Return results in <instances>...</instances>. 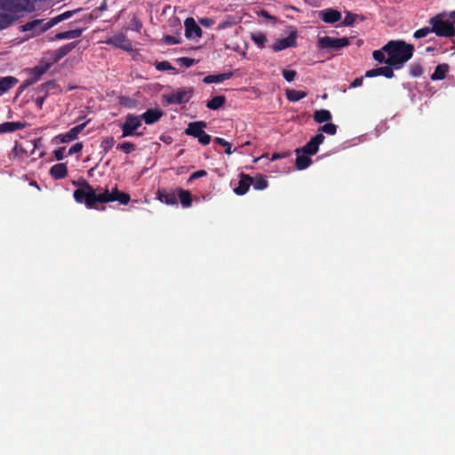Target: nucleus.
Returning <instances> with one entry per match:
<instances>
[{
	"label": "nucleus",
	"mask_w": 455,
	"mask_h": 455,
	"mask_svg": "<svg viewBox=\"0 0 455 455\" xmlns=\"http://www.w3.org/2000/svg\"><path fill=\"white\" fill-rule=\"evenodd\" d=\"M383 51L387 55V65L397 70L412 58L414 46L403 40H391L383 45Z\"/></svg>",
	"instance_id": "f257e3e1"
},
{
	"label": "nucleus",
	"mask_w": 455,
	"mask_h": 455,
	"mask_svg": "<svg viewBox=\"0 0 455 455\" xmlns=\"http://www.w3.org/2000/svg\"><path fill=\"white\" fill-rule=\"evenodd\" d=\"M73 184L80 187L74 191L75 200L79 204L84 203L87 208H94L97 203L115 202V198L110 197L108 189L97 195L93 188L84 180L78 182L74 181Z\"/></svg>",
	"instance_id": "f03ea898"
},
{
	"label": "nucleus",
	"mask_w": 455,
	"mask_h": 455,
	"mask_svg": "<svg viewBox=\"0 0 455 455\" xmlns=\"http://www.w3.org/2000/svg\"><path fill=\"white\" fill-rule=\"evenodd\" d=\"M76 11H67L52 19L48 20L47 22H44L43 20H34L32 21H28L21 26V30L24 32L27 31H34L33 36L39 35L46 30L50 29L53 26L58 23L69 19Z\"/></svg>",
	"instance_id": "7ed1b4c3"
},
{
	"label": "nucleus",
	"mask_w": 455,
	"mask_h": 455,
	"mask_svg": "<svg viewBox=\"0 0 455 455\" xmlns=\"http://www.w3.org/2000/svg\"><path fill=\"white\" fill-rule=\"evenodd\" d=\"M443 13H439L428 20L431 30L437 36L452 37L455 36L454 24L449 20H443Z\"/></svg>",
	"instance_id": "20e7f679"
},
{
	"label": "nucleus",
	"mask_w": 455,
	"mask_h": 455,
	"mask_svg": "<svg viewBox=\"0 0 455 455\" xmlns=\"http://www.w3.org/2000/svg\"><path fill=\"white\" fill-rule=\"evenodd\" d=\"M206 124L203 121L192 122L186 129V134L193 136L198 140L202 145H208L212 140L211 135L204 131Z\"/></svg>",
	"instance_id": "39448f33"
},
{
	"label": "nucleus",
	"mask_w": 455,
	"mask_h": 455,
	"mask_svg": "<svg viewBox=\"0 0 455 455\" xmlns=\"http://www.w3.org/2000/svg\"><path fill=\"white\" fill-rule=\"evenodd\" d=\"M141 116H138L132 114H128L125 117L124 123L122 124V135L121 138L130 136H140L141 132H136V130L141 126Z\"/></svg>",
	"instance_id": "423d86ee"
},
{
	"label": "nucleus",
	"mask_w": 455,
	"mask_h": 455,
	"mask_svg": "<svg viewBox=\"0 0 455 455\" xmlns=\"http://www.w3.org/2000/svg\"><path fill=\"white\" fill-rule=\"evenodd\" d=\"M350 40L347 37L334 38L331 36L318 37L317 47L319 49H331L338 51L343 47L348 46Z\"/></svg>",
	"instance_id": "0eeeda50"
},
{
	"label": "nucleus",
	"mask_w": 455,
	"mask_h": 455,
	"mask_svg": "<svg viewBox=\"0 0 455 455\" xmlns=\"http://www.w3.org/2000/svg\"><path fill=\"white\" fill-rule=\"evenodd\" d=\"M194 93L192 87L184 88L170 94H164L163 98L167 104H183L189 101Z\"/></svg>",
	"instance_id": "6e6552de"
},
{
	"label": "nucleus",
	"mask_w": 455,
	"mask_h": 455,
	"mask_svg": "<svg viewBox=\"0 0 455 455\" xmlns=\"http://www.w3.org/2000/svg\"><path fill=\"white\" fill-rule=\"evenodd\" d=\"M325 137L322 132H319L315 136L312 137L308 142L306 143L302 148L295 149V154H304L313 156L318 152L319 146L324 140Z\"/></svg>",
	"instance_id": "1a4fd4ad"
},
{
	"label": "nucleus",
	"mask_w": 455,
	"mask_h": 455,
	"mask_svg": "<svg viewBox=\"0 0 455 455\" xmlns=\"http://www.w3.org/2000/svg\"><path fill=\"white\" fill-rule=\"evenodd\" d=\"M298 34L296 29H292L289 36L286 38L276 40L272 45V49L274 52H277L283 50H285L290 47H295L297 44Z\"/></svg>",
	"instance_id": "9d476101"
},
{
	"label": "nucleus",
	"mask_w": 455,
	"mask_h": 455,
	"mask_svg": "<svg viewBox=\"0 0 455 455\" xmlns=\"http://www.w3.org/2000/svg\"><path fill=\"white\" fill-rule=\"evenodd\" d=\"M0 9L13 15L25 11L26 6L23 0H3Z\"/></svg>",
	"instance_id": "9b49d317"
},
{
	"label": "nucleus",
	"mask_w": 455,
	"mask_h": 455,
	"mask_svg": "<svg viewBox=\"0 0 455 455\" xmlns=\"http://www.w3.org/2000/svg\"><path fill=\"white\" fill-rule=\"evenodd\" d=\"M184 25L187 38H200L202 36V28L196 24L193 18H187Z\"/></svg>",
	"instance_id": "f8f14e48"
},
{
	"label": "nucleus",
	"mask_w": 455,
	"mask_h": 455,
	"mask_svg": "<svg viewBox=\"0 0 455 455\" xmlns=\"http://www.w3.org/2000/svg\"><path fill=\"white\" fill-rule=\"evenodd\" d=\"M319 18L325 23H335L341 19V13L334 9L329 8L319 12Z\"/></svg>",
	"instance_id": "ddd939ff"
},
{
	"label": "nucleus",
	"mask_w": 455,
	"mask_h": 455,
	"mask_svg": "<svg viewBox=\"0 0 455 455\" xmlns=\"http://www.w3.org/2000/svg\"><path fill=\"white\" fill-rule=\"evenodd\" d=\"M378 76H383L387 78L394 77V68L387 65L385 67L376 68L370 70H367L365 73V77H375Z\"/></svg>",
	"instance_id": "4468645a"
},
{
	"label": "nucleus",
	"mask_w": 455,
	"mask_h": 455,
	"mask_svg": "<svg viewBox=\"0 0 455 455\" xmlns=\"http://www.w3.org/2000/svg\"><path fill=\"white\" fill-rule=\"evenodd\" d=\"M251 183H252V178L248 174L242 173L240 175V180L238 182V186L234 189V192L236 195L243 196L248 192Z\"/></svg>",
	"instance_id": "2eb2a0df"
},
{
	"label": "nucleus",
	"mask_w": 455,
	"mask_h": 455,
	"mask_svg": "<svg viewBox=\"0 0 455 455\" xmlns=\"http://www.w3.org/2000/svg\"><path fill=\"white\" fill-rule=\"evenodd\" d=\"M158 199L168 205L178 204L176 193L172 190L159 189L157 191Z\"/></svg>",
	"instance_id": "dca6fc26"
},
{
	"label": "nucleus",
	"mask_w": 455,
	"mask_h": 455,
	"mask_svg": "<svg viewBox=\"0 0 455 455\" xmlns=\"http://www.w3.org/2000/svg\"><path fill=\"white\" fill-rule=\"evenodd\" d=\"M164 115V112L158 108H150L144 112L140 116L147 124L156 123Z\"/></svg>",
	"instance_id": "f3484780"
},
{
	"label": "nucleus",
	"mask_w": 455,
	"mask_h": 455,
	"mask_svg": "<svg viewBox=\"0 0 455 455\" xmlns=\"http://www.w3.org/2000/svg\"><path fill=\"white\" fill-rule=\"evenodd\" d=\"M107 44H113L116 47L124 49V50H128L131 46L130 41L127 39L125 35H124L122 33L113 36L111 38H109L107 41Z\"/></svg>",
	"instance_id": "a211bd4d"
},
{
	"label": "nucleus",
	"mask_w": 455,
	"mask_h": 455,
	"mask_svg": "<svg viewBox=\"0 0 455 455\" xmlns=\"http://www.w3.org/2000/svg\"><path fill=\"white\" fill-rule=\"evenodd\" d=\"M50 175L55 180H61L68 176V167L66 164H56L50 169Z\"/></svg>",
	"instance_id": "6ab92c4d"
},
{
	"label": "nucleus",
	"mask_w": 455,
	"mask_h": 455,
	"mask_svg": "<svg viewBox=\"0 0 455 455\" xmlns=\"http://www.w3.org/2000/svg\"><path fill=\"white\" fill-rule=\"evenodd\" d=\"M19 80L14 76H5L0 79V96L6 93L18 84Z\"/></svg>",
	"instance_id": "aec40b11"
},
{
	"label": "nucleus",
	"mask_w": 455,
	"mask_h": 455,
	"mask_svg": "<svg viewBox=\"0 0 455 455\" xmlns=\"http://www.w3.org/2000/svg\"><path fill=\"white\" fill-rule=\"evenodd\" d=\"M25 127V124L21 122H5L0 124V133L13 132Z\"/></svg>",
	"instance_id": "412c9836"
},
{
	"label": "nucleus",
	"mask_w": 455,
	"mask_h": 455,
	"mask_svg": "<svg viewBox=\"0 0 455 455\" xmlns=\"http://www.w3.org/2000/svg\"><path fill=\"white\" fill-rule=\"evenodd\" d=\"M233 76V72H225L221 74L216 75H209L206 76L203 82L204 84H212V83H222L225 80H228Z\"/></svg>",
	"instance_id": "4be33fe9"
},
{
	"label": "nucleus",
	"mask_w": 455,
	"mask_h": 455,
	"mask_svg": "<svg viewBox=\"0 0 455 455\" xmlns=\"http://www.w3.org/2000/svg\"><path fill=\"white\" fill-rule=\"evenodd\" d=\"M83 30V28H76L64 32H60L54 36L53 40L78 38L82 36Z\"/></svg>",
	"instance_id": "5701e85b"
},
{
	"label": "nucleus",
	"mask_w": 455,
	"mask_h": 455,
	"mask_svg": "<svg viewBox=\"0 0 455 455\" xmlns=\"http://www.w3.org/2000/svg\"><path fill=\"white\" fill-rule=\"evenodd\" d=\"M449 69L450 67L446 63L437 65L434 73L431 75V79L434 81L444 79L447 73L449 72Z\"/></svg>",
	"instance_id": "b1692460"
},
{
	"label": "nucleus",
	"mask_w": 455,
	"mask_h": 455,
	"mask_svg": "<svg viewBox=\"0 0 455 455\" xmlns=\"http://www.w3.org/2000/svg\"><path fill=\"white\" fill-rule=\"evenodd\" d=\"M76 44H77L76 42H72V43L67 44L60 47L59 49H57L54 52L55 61H58V60H61L63 57H65L66 55H68L76 46Z\"/></svg>",
	"instance_id": "393cba45"
},
{
	"label": "nucleus",
	"mask_w": 455,
	"mask_h": 455,
	"mask_svg": "<svg viewBox=\"0 0 455 455\" xmlns=\"http://www.w3.org/2000/svg\"><path fill=\"white\" fill-rule=\"evenodd\" d=\"M313 163L309 155L299 154L297 155L295 166L298 170H305Z\"/></svg>",
	"instance_id": "a878e982"
},
{
	"label": "nucleus",
	"mask_w": 455,
	"mask_h": 455,
	"mask_svg": "<svg viewBox=\"0 0 455 455\" xmlns=\"http://www.w3.org/2000/svg\"><path fill=\"white\" fill-rule=\"evenodd\" d=\"M49 68V65L46 64L45 66H36L33 68L30 69V76L29 78L34 81L36 84L37 81H39L42 77V76L46 73V71Z\"/></svg>",
	"instance_id": "bb28decb"
},
{
	"label": "nucleus",
	"mask_w": 455,
	"mask_h": 455,
	"mask_svg": "<svg viewBox=\"0 0 455 455\" xmlns=\"http://www.w3.org/2000/svg\"><path fill=\"white\" fill-rule=\"evenodd\" d=\"M286 98L291 102H297L302 99H304L307 93L304 91H297L294 89H286L285 91Z\"/></svg>",
	"instance_id": "cd10ccee"
},
{
	"label": "nucleus",
	"mask_w": 455,
	"mask_h": 455,
	"mask_svg": "<svg viewBox=\"0 0 455 455\" xmlns=\"http://www.w3.org/2000/svg\"><path fill=\"white\" fill-rule=\"evenodd\" d=\"M178 196L181 205L184 208L190 207L192 204V195L188 190L183 188H178Z\"/></svg>",
	"instance_id": "c85d7f7f"
},
{
	"label": "nucleus",
	"mask_w": 455,
	"mask_h": 455,
	"mask_svg": "<svg viewBox=\"0 0 455 455\" xmlns=\"http://www.w3.org/2000/svg\"><path fill=\"white\" fill-rule=\"evenodd\" d=\"M226 103V97L223 95H219L213 97L212 100H208L206 103V107L212 110H217L220 108Z\"/></svg>",
	"instance_id": "c756f323"
},
{
	"label": "nucleus",
	"mask_w": 455,
	"mask_h": 455,
	"mask_svg": "<svg viewBox=\"0 0 455 455\" xmlns=\"http://www.w3.org/2000/svg\"><path fill=\"white\" fill-rule=\"evenodd\" d=\"M313 117L315 122L322 124L330 121L331 119V114L327 109H319L315 111Z\"/></svg>",
	"instance_id": "7c9ffc66"
},
{
	"label": "nucleus",
	"mask_w": 455,
	"mask_h": 455,
	"mask_svg": "<svg viewBox=\"0 0 455 455\" xmlns=\"http://www.w3.org/2000/svg\"><path fill=\"white\" fill-rule=\"evenodd\" d=\"M16 20V16L0 12V30L9 28Z\"/></svg>",
	"instance_id": "2f4dec72"
},
{
	"label": "nucleus",
	"mask_w": 455,
	"mask_h": 455,
	"mask_svg": "<svg viewBox=\"0 0 455 455\" xmlns=\"http://www.w3.org/2000/svg\"><path fill=\"white\" fill-rule=\"evenodd\" d=\"M251 185L257 190H263L267 188L268 182L264 175L259 174L252 178Z\"/></svg>",
	"instance_id": "473e14b6"
},
{
	"label": "nucleus",
	"mask_w": 455,
	"mask_h": 455,
	"mask_svg": "<svg viewBox=\"0 0 455 455\" xmlns=\"http://www.w3.org/2000/svg\"><path fill=\"white\" fill-rule=\"evenodd\" d=\"M251 40L254 44L260 49L265 47V44L267 42V36L262 32H255L251 35Z\"/></svg>",
	"instance_id": "72a5a7b5"
},
{
	"label": "nucleus",
	"mask_w": 455,
	"mask_h": 455,
	"mask_svg": "<svg viewBox=\"0 0 455 455\" xmlns=\"http://www.w3.org/2000/svg\"><path fill=\"white\" fill-rule=\"evenodd\" d=\"M116 149L121 150L125 154H130L136 150V145L130 141H124L123 143L117 144Z\"/></svg>",
	"instance_id": "f704fd0d"
},
{
	"label": "nucleus",
	"mask_w": 455,
	"mask_h": 455,
	"mask_svg": "<svg viewBox=\"0 0 455 455\" xmlns=\"http://www.w3.org/2000/svg\"><path fill=\"white\" fill-rule=\"evenodd\" d=\"M386 52L383 51V47L380 50H375L372 52L373 59L379 63H385L387 65V57L385 56Z\"/></svg>",
	"instance_id": "c9c22d12"
},
{
	"label": "nucleus",
	"mask_w": 455,
	"mask_h": 455,
	"mask_svg": "<svg viewBox=\"0 0 455 455\" xmlns=\"http://www.w3.org/2000/svg\"><path fill=\"white\" fill-rule=\"evenodd\" d=\"M57 140H59L60 143H68L70 141H73L76 139V136L72 133V132L69 130L68 132L63 134H59L55 137Z\"/></svg>",
	"instance_id": "e433bc0d"
},
{
	"label": "nucleus",
	"mask_w": 455,
	"mask_h": 455,
	"mask_svg": "<svg viewBox=\"0 0 455 455\" xmlns=\"http://www.w3.org/2000/svg\"><path fill=\"white\" fill-rule=\"evenodd\" d=\"M214 142L216 144L220 145L223 148H225V153L227 155H231L234 152V150H232V148H231V144L228 141H227L226 140H224L223 138L216 137L214 139Z\"/></svg>",
	"instance_id": "4c0bfd02"
},
{
	"label": "nucleus",
	"mask_w": 455,
	"mask_h": 455,
	"mask_svg": "<svg viewBox=\"0 0 455 455\" xmlns=\"http://www.w3.org/2000/svg\"><path fill=\"white\" fill-rule=\"evenodd\" d=\"M57 87V84L55 81H48L46 83H44L39 87V92L45 93V95H48L49 92L52 89H55Z\"/></svg>",
	"instance_id": "58836bf2"
},
{
	"label": "nucleus",
	"mask_w": 455,
	"mask_h": 455,
	"mask_svg": "<svg viewBox=\"0 0 455 455\" xmlns=\"http://www.w3.org/2000/svg\"><path fill=\"white\" fill-rule=\"evenodd\" d=\"M423 74V68L419 63H413L410 67V75L412 77H419Z\"/></svg>",
	"instance_id": "ea45409f"
},
{
	"label": "nucleus",
	"mask_w": 455,
	"mask_h": 455,
	"mask_svg": "<svg viewBox=\"0 0 455 455\" xmlns=\"http://www.w3.org/2000/svg\"><path fill=\"white\" fill-rule=\"evenodd\" d=\"M114 144V138L107 137L102 140L100 148L103 149L104 153L107 154L113 148Z\"/></svg>",
	"instance_id": "a19ab883"
},
{
	"label": "nucleus",
	"mask_w": 455,
	"mask_h": 455,
	"mask_svg": "<svg viewBox=\"0 0 455 455\" xmlns=\"http://www.w3.org/2000/svg\"><path fill=\"white\" fill-rule=\"evenodd\" d=\"M319 131L329 135H334L337 132V125L328 123L320 127Z\"/></svg>",
	"instance_id": "79ce46f5"
},
{
	"label": "nucleus",
	"mask_w": 455,
	"mask_h": 455,
	"mask_svg": "<svg viewBox=\"0 0 455 455\" xmlns=\"http://www.w3.org/2000/svg\"><path fill=\"white\" fill-rule=\"evenodd\" d=\"M430 33H433V30H431V26L424 27L422 28L416 30L413 34V37L416 39L423 38L427 36Z\"/></svg>",
	"instance_id": "37998d69"
},
{
	"label": "nucleus",
	"mask_w": 455,
	"mask_h": 455,
	"mask_svg": "<svg viewBox=\"0 0 455 455\" xmlns=\"http://www.w3.org/2000/svg\"><path fill=\"white\" fill-rule=\"evenodd\" d=\"M163 40L168 45H173L181 43V37L180 35L177 36L166 35L164 36Z\"/></svg>",
	"instance_id": "c03bdc74"
},
{
	"label": "nucleus",
	"mask_w": 455,
	"mask_h": 455,
	"mask_svg": "<svg viewBox=\"0 0 455 455\" xmlns=\"http://www.w3.org/2000/svg\"><path fill=\"white\" fill-rule=\"evenodd\" d=\"M156 68L158 71L176 70V68L172 67L171 63L167 60L156 62Z\"/></svg>",
	"instance_id": "a18cd8bd"
},
{
	"label": "nucleus",
	"mask_w": 455,
	"mask_h": 455,
	"mask_svg": "<svg viewBox=\"0 0 455 455\" xmlns=\"http://www.w3.org/2000/svg\"><path fill=\"white\" fill-rule=\"evenodd\" d=\"M358 18L359 16L357 14L347 12L342 21V24L344 26H352Z\"/></svg>",
	"instance_id": "49530a36"
},
{
	"label": "nucleus",
	"mask_w": 455,
	"mask_h": 455,
	"mask_svg": "<svg viewBox=\"0 0 455 455\" xmlns=\"http://www.w3.org/2000/svg\"><path fill=\"white\" fill-rule=\"evenodd\" d=\"M176 62L185 66L186 68H189L192 65H194L196 62V60L195 59H191L188 57H180L176 60Z\"/></svg>",
	"instance_id": "de8ad7c7"
},
{
	"label": "nucleus",
	"mask_w": 455,
	"mask_h": 455,
	"mask_svg": "<svg viewBox=\"0 0 455 455\" xmlns=\"http://www.w3.org/2000/svg\"><path fill=\"white\" fill-rule=\"evenodd\" d=\"M282 74H283V78L287 82H291L294 80V78L297 75V72L295 70L283 69L282 71Z\"/></svg>",
	"instance_id": "09e8293b"
},
{
	"label": "nucleus",
	"mask_w": 455,
	"mask_h": 455,
	"mask_svg": "<svg viewBox=\"0 0 455 455\" xmlns=\"http://www.w3.org/2000/svg\"><path fill=\"white\" fill-rule=\"evenodd\" d=\"M131 200L130 195L124 192H121L118 197L115 198V202L118 201L121 204L126 205Z\"/></svg>",
	"instance_id": "8fccbe9b"
},
{
	"label": "nucleus",
	"mask_w": 455,
	"mask_h": 455,
	"mask_svg": "<svg viewBox=\"0 0 455 455\" xmlns=\"http://www.w3.org/2000/svg\"><path fill=\"white\" fill-rule=\"evenodd\" d=\"M88 122H89V121L84 122V123H83V124H78V125H76V126H75V127H73V128H71V129H70V131L72 132V133L76 136V139H77L78 134H79L80 132H83V130L86 127V125H87Z\"/></svg>",
	"instance_id": "3c124183"
},
{
	"label": "nucleus",
	"mask_w": 455,
	"mask_h": 455,
	"mask_svg": "<svg viewBox=\"0 0 455 455\" xmlns=\"http://www.w3.org/2000/svg\"><path fill=\"white\" fill-rule=\"evenodd\" d=\"M84 146H83V143L82 142H77L76 144H74L69 149H68V155H74V154H76V153H79L82 151Z\"/></svg>",
	"instance_id": "603ef678"
},
{
	"label": "nucleus",
	"mask_w": 455,
	"mask_h": 455,
	"mask_svg": "<svg viewBox=\"0 0 455 455\" xmlns=\"http://www.w3.org/2000/svg\"><path fill=\"white\" fill-rule=\"evenodd\" d=\"M206 175H207V172H206V171H204V170H199V171H196V172H193V173L189 176V178H188V181L190 182V181H192V180H196V179H199V178H203V177H204V176H206Z\"/></svg>",
	"instance_id": "864d4df0"
},
{
	"label": "nucleus",
	"mask_w": 455,
	"mask_h": 455,
	"mask_svg": "<svg viewBox=\"0 0 455 455\" xmlns=\"http://www.w3.org/2000/svg\"><path fill=\"white\" fill-rule=\"evenodd\" d=\"M65 152H66V148L60 147V148H57L56 150H54V152H53L54 157L58 161H60L65 157Z\"/></svg>",
	"instance_id": "5fc2aeb1"
},
{
	"label": "nucleus",
	"mask_w": 455,
	"mask_h": 455,
	"mask_svg": "<svg viewBox=\"0 0 455 455\" xmlns=\"http://www.w3.org/2000/svg\"><path fill=\"white\" fill-rule=\"evenodd\" d=\"M199 23L206 28H209L214 24V20L211 18H202L199 20Z\"/></svg>",
	"instance_id": "6e6d98bb"
},
{
	"label": "nucleus",
	"mask_w": 455,
	"mask_h": 455,
	"mask_svg": "<svg viewBox=\"0 0 455 455\" xmlns=\"http://www.w3.org/2000/svg\"><path fill=\"white\" fill-rule=\"evenodd\" d=\"M34 81H32L29 77L28 79H26L23 84L20 86L19 88V91L21 92H23L25 89H27L28 86L34 84Z\"/></svg>",
	"instance_id": "4d7b16f0"
},
{
	"label": "nucleus",
	"mask_w": 455,
	"mask_h": 455,
	"mask_svg": "<svg viewBox=\"0 0 455 455\" xmlns=\"http://www.w3.org/2000/svg\"><path fill=\"white\" fill-rule=\"evenodd\" d=\"M363 77H356L350 84V88H356L363 84Z\"/></svg>",
	"instance_id": "13d9d810"
},
{
	"label": "nucleus",
	"mask_w": 455,
	"mask_h": 455,
	"mask_svg": "<svg viewBox=\"0 0 455 455\" xmlns=\"http://www.w3.org/2000/svg\"><path fill=\"white\" fill-rule=\"evenodd\" d=\"M46 97H47V95H45V93H44L43 96L37 97L36 99L35 102H36V105L38 107V108L41 109L43 108V105H44V102Z\"/></svg>",
	"instance_id": "bf43d9fd"
},
{
	"label": "nucleus",
	"mask_w": 455,
	"mask_h": 455,
	"mask_svg": "<svg viewBox=\"0 0 455 455\" xmlns=\"http://www.w3.org/2000/svg\"><path fill=\"white\" fill-rule=\"evenodd\" d=\"M288 156H289L288 153H285V154L274 153L272 155V156H271V161H275V160H277V159L284 158V157H286Z\"/></svg>",
	"instance_id": "052dcab7"
},
{
	"label": "nucleus",
	"mask_w": 455,
	"mask_h": 455,
	"mask_svg": "<svg viewBox=\"0 0 455 455\" xmlns=\"http://www.w3.org/2000/svg\"><path fill=\"white\" fill-rule=\"evenodd\" d=\"M132 22L134 24L135 30L140 31L142 28L141 22L137 18H133Z\"/></svg>",
	"instance_id": "680f3d73"
},
{
	"label": "nucleus",
	"mask_w": 455,
	"mask_h": 455,
	"mask_svg": "<svg viewBox=\"0 0 455 455\" xmlns=\"http://www.w3.org/2000/svg\"><path fill=\"white\" fill-rule=\"evenodd\" d=\"M120 193H121V192L117 189V188H115L110 192V197H112V198H113V197H114V198L118 197V196H119V195H120Z\"/></svg>",
	"instance_id": "e2e57ef3"
},
{
	"label": "nucleus",
	"mask_w": 455,
	"mask_h": 455,
	"mask_svg": "<svg viewBox=\"0 0 455 455\" xmlns=\"http://www.w3.org/2000/svg\"><path fill=\"white\" fill-rule=\"evenodd\" d=\"M130 101H131V100L129 98H125V97H123L120 100V103L122 105H124V106H127V107H132L131 105L128 104V102H130Z\"/></svg>",
	"instance_id": "0e129e2a"
},
{
	"label": "nucleus",
	"mask_w": 455,
	"mask_h": 455,
	"mask_svg": "<svg viewBox=\"0 0 455 455\" xmlns=\"http://www.w3.org/2000/svg\"><path fill=\"white\" fill-rule=\"evenodd\" d=\"M228 26H229V23L227 22V21H223L221 23L219 24L218 26V29H224L226 28Z\"/></svg>",
	"instance_id": "69168bd1"
},
{
	"label": "nucleus",
	"mask_w": 455,
	"mask_h": 455,
	"mask_svg": "<svg viewBox=\"0 0 455 455\" xmlns=\"http://www.w3.org/2000/svg\"><path fill=\"white\" fill-rule=\"evenodd\" d=\"M99 9L100 11H103V10H106L107 9V4L104 2L100 7Z\"/></svg>",
	"instance_id": "338daca9"
},
{
	"label": "nucleus",
	"mask_w": 455,
	"mask_h": 455,
	"mask_svg": "<svg viewBox=\"0 0 455 455\" xmlns=\"http://www.w3.org/2000/svg\"><path fill=\"white\" fill-rule=\"evenodd\" d=\"M449 16L451 19H455V11L451 12Z\"/></svg>",
	"instance_id": "774afa93"
}]
</instances>
